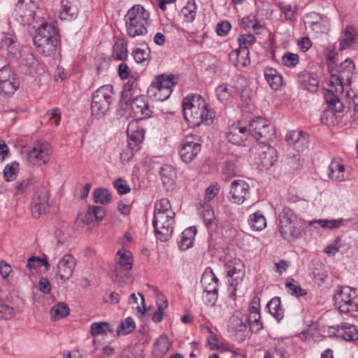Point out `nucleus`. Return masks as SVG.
Wrapping results in <instances>:
<instances>
[{"label": "nucleus", "mask_w": 358, "mask_h": 358, "mask_svg": "<svg viewBox=\"0 0 358 358\" xmlns=\"http://www.w3.org/2000/svg\"><path fill=\"white\" fill-rule=\"evenodd\" d=\"M184 118L190 127H198L201 123H213L214 112L208 108L204 99L199 94L189 95L182 101Z\"/></svg>", "instance_id": "1"}, {"label": "nucleus", "mask_w": 358, "mask_h": 358, "mask_svg": "<svg viewBox=\"0 0 358 358\" xmlns=\"http://www.w3.org/2000/svg\"><path fill=\"white\" fill-rule=\"evenodd\" d=\"M149 17L150 13L141 5L133 6L124 18L127 34L131 38L146 34Z\"/></svg>", "instance_id": "2"}, {"label": "nucleus", "mask_w": 358, "mask_h": 358, "mask_svg": "<svg viewBox=\"0 0 358 358\" xmlns=\"http://www.w3.org/2000/svg\"><path fill=\"white\" fill-rule=\"evenodd\" d=\"M33 42L38 52L50 56L55 51L58 43L56 28L47 22L42 24L36 29Z\"/></svg>", "instance_id": "3"}, {"label": "nucleus", "mask_w": 358, "mask_h": 358, "mask_svg": "<svg viewBox=\"0 0 358 358\" xmlns=\"http://www.w3.org/2000/svg\"><path fill=\"white\" fill-rule=\"evenodd\" d=\"M279 231L287 241H293L301 237L302 227L297 217L289 208L285 207L278 215Z\"/></svg>", "instance_id": "4"}, {"label": "nucleus", "mask_w": 358, "mask_h": 358, "mask_svg": "<svg viewBox=\"0 0 358 358\" xmlns=\"http://www.w3.org/2000/svg\"><path fill=\"white\" fill-rule=\"evenodd\" d=\"M114 99L115 92L111 85H105L100 87L92 96V115L97 119L103 117L109 110Z\"/></svg>", "instance_id": "5"}, {"label": "nucleus", "mask_w": 358, "mask_h": 358, "mask_svg": "<svg viewBox=\"0 0 358 358\" xmlns=\"http://www.w3.org/2000/svg\"><path fill=\"white\" fill-rule=\"evenodd\" d=\"M250 134L259 143L268 145L275 134V128L267 120L261 117L252 119L248 124Z\"/></svg>", "instance_id": "6"}, {"label": "nucleus", "mask_w": 358, "mask_h": 358, "mask_svg": "<svg viewBox=\"0 0 358 358\" xmlns=\"http://www.w3.org/2000/svg\"><path fill=\"white\" fill-rule=\"evenodd\" d=\"M202 140L197 135H187L182 140L179 155L185 163H190L200 153Z\"/></svg>", "instance_id": "7"}, {"label": "nucleus", "mask_w": 358, "mask_h": 358, "mask_svg": "<svg viewBox=\"0 0 358 358\" xmlns=\"http://www.w3.org/2000/svg\"><path fill=\"white\" fill-rule=\"evenodd\" d=\"M175 215H154L152 226L157 239L167 241L172 236Z\"/></svg>", "instance_id": "8"}, {"label": "nucleus", "mask_w": 358, "mask_h": 358, "mask_svg": "<svg viewBox=\"0 0 358 358\" xmlns=\"http://www.w3.org/2000/svg\"><path fill=\"white\" fill-rule=\"evenodd\" d=\"M37 4L33 0H18L13 16L21 24H30L34 20Z\"/></svg>", "instance_id": "9"}, {"label": "nucleus", "mask_w": 358, "mask_h": 358, "mask_svg": "<svg viewBox=\"0 0 358 358\" xmlns=\"http://www.w3.org/2000/svg\"><path fill=\"white\" fill-rule=\"evenodd\" d=\"M324 98L329 109L323 111L320 121L322 124L328 125L334 122V113H340L343 108V105L331 90H324Z\"/></svg>", "instance_id": "10"}, {"label": "nucleus", "mask_w": 358, "mask_h": 358, "mask_svg": "<svg viewBox=\"0 0 358 358\" xmlns=\"http://www.w3.org/2000/svg\"><path fill=\"white\" fill-rule=\"evenodd\" d=\"M117 257L110 273L116 281H120L124 277L128 276V272L132 268L133 264L130 253L126 250H119Z\"/></svg>", "instance_id": "11"}, {"label": "nucleus", "mask_w": 358, "mask_h": 358, "mask_svg": "<svg viewBox=\"0 0 358 358\" xmlns=\"http://www.w3.org/2000/svg\"><path fill=\"white\" fill-rule=\"evenodd\" d=\"M355 290L349 287H341L334 295L335 304L341 313L354 317V296Z\"/></svg>", "instance_id": "12"}, {"label": "nucleus", "mask_w": 358, "mask_h": 358, "mask_svg": "<svg viewBox=\"0 0 358 358\" xmlns=\"http://www.w3.org/2000/svg\"><path fill=\"white\" fill-rule=\"evenodd\" d=\"M50 144L45 141H35L28 152V159L34 165L41 166L49 160Z\"/></svg>", "instance_id": "13"}, {"label": "nucleus", "mask_w": 358, "mask_h": 358, "mask_svg": "<svg viewBox=\"0 0 358 358\" xmlns=\"http://www.w3.org/2000/svg\"><path fill=\"white\" fill-rule=\"evenodd\" d=\"M19 80L9 66L0 69V90L5 94H13L19 87Z\"/></svg>", "instance_id": "14"}, {"label": "nucleus", "mask_w": 358, "mask_h": 358, "mask_svg": "<svg viewBox=\"0 0 358 358\" xmlns=\"http://www.w3.org/2000/svg\"><path fill=\"white\" fill-rule=\"evenodd\" d=\"M225 269L227 276L231 278L232 281L230 285L234 287V292L236 291V287L243 280L245 275L244 264L240 259L234 258L228 260L225 263Z\"/></svg>", "instance_id": "15"}, {"label": "nucleus", "mask_w": 358, "mask_h": 358, "mask_svg": "<svg viewBox=\"0 0 358 358\" xmlns=\"http://www.w3.org/2000/svg\"><path fill=\"white\" fill-rule=\"evenodd\" d=\"M229 194L231 202L242 204L249 197L250 186L243 180H235L231 184Z\"/></svg>", "instance_id": "16"}, {"label": "nucleus", "mask_w": 358, "mask_h": 358, "mask_svg": "<svg viewBox=\"0 0 358 358\" xmlns=\"http://www.w3.org/2000/svg\"><path fill=\"white\" fill-rule=\"evenodd\" d=\"M49 208V195L44 187L40 188L35 194L31 202V213L37 218L46 213Z\"/></svg>", "instance_id": "17"}, {"label": "nucleus", "mask_w": 358, "mask_h": 358, "mask_svg": "<svg viewBox=\"0 0 358 358\" xmlns=\"http://www.w3.org/2000/svg\"><path fill=\"white\" fill-rule=\"evenodd\" d=\"M329 334L337 338H341L348 341H357L358 339V330L357 327L346 322L336 327H329Z\"/></svg>", "instance_id": "18"}, {"label": "nucleus", "mask_w": 358, "mask_h": 358, "mask_svg": "<svg viewBox=\"0 0 358 358\" xmlns=\"http://www.w3.org/2000/svg\"><path fill=\"white\" fill-rule=\"evenodd\" d=\"M76 265L75 258L70 254H66L57 264V275L66 282L72 276Z\"/></svg>", "instance_id": "19"}, {"label": "nucleus", "mask_w": 358, "mask_h": 358, "mask_svg": "<svg viewBox=\"0 0 358 358\" xmlns=\"http://www.w3.org/2000/svg\"><path fill=\"white\" fill-rule=\"evenodd\" d=\"M128 104L130 106L133 116L136 120H143L151 116L152 110L144 96H136Z\"/></svg>", "instance_id": "20"}, {"label": "nucleus", "mask_w": 358, "mask_h": 358, "mask_svg": "<svg viewBox=\"0 0 358 358\" xmlns=\"http://www.w3.org/2000/svg\"><path fill=\"white\" fill-rule=\"evenodd\" d=\"M136 124H129L127 127L128 148L132 152H137L144 138V132L142 129H135Z\"/></svg>", "instance_id": "21"}, {"label": "nucleus", "mask_w": 358, "mask_h": 358, "mask_svg": "<svg viewBox=\"0 0 358 358\" xmlns=\"http://www.w3.org/2000/svg\"><path fill=\"white\" fill-rule=\"evenodd\" d=\"M286 141L292 145L294 149L298 152H303L308 148V143L306 137L302 131H292L287 134Z\"/></svg>", "instance_id": "22"}, {"label": "nucleus", "mask_w": 358, "mask_h": 358, "mask_svg": "<svg viewBox=\"0 0 358 358\" xmlns=\"http://www.w3.org/2000/svg\"><path fill=\"white\" fill-rule=\"evenodd\" d=\"M250 132L248 128L242 127L238 124H234L227 133L228 141L235 145H241L247 140Z\"/></svg>", "instance_id": "23"}, {"label": "nucleus", "mask_w": 358, "mask_h": 358, "mask_svg": "<svg viewBox=\"0 0 358 358\" xmlns=\"http://www.w3.org/2000/svg\"><path fill=\"white\" fill-rule=\"evenodd\" d=\"M78 13V0H62L59 17L62 20L74 19Z\"/></svg>", "instance_id": "24"}, {"label": "nucleus", "mask_w": 358, "mask_h": 358, "mask_svg": "<svg viewBox=\"0 0 358 358\" xmlns=\"http://www.w3.org/2000/svg\"><path fill=\"white\" fill-rule=\"evenodd\" d=\"M1 48L8 51L7 55L10 59L17 58L20 55L16 37L13 34H3L1 40Z\"/></svg>", "instance_id": "25"}, {"label": "nucleus", "mask_w": 358, "mask_h": 358, "mask_svg": "<svg viewBox=\"0 0 358 358\" xmlns=\"http://www.w3.org/2000/svg\"><path fill=\"white\" fill-rule=\"evenodd\" d=\"M229 59L235 66H246L250 63L249 50L238 48L232 50L229 54Z\"/></svg>", "instance_id": "26"}, {"label": "nucleus", "mask_w": 358, "mask_h": 358, "mask_svg": "<svg viewBox=\"0 0 358 358\" xmlns=\"http://www.w3.org/2000/svg\"><path fill=\"white\" fill-rule=\"evenodd\" d=\"M173 79L174 76L173 75H170L167 77H165L163 74L158 75L148 87V94L152 93V92L156 91V90L164 89L165 87L172 90V87L176 83L173 81Z\"/></svg>", "instance_id": "27"}, {"label": "nucleus", "mask_w": 358, "mask_h": 358, "mask_svg": "<svg viewBox=\"0 0 358 358\" xmlns=\"http://www.w3.org/2000/svg\"><path fill=\"white\" fill-rule=\"evenodd\" d=\"M298 82L301 87L305 90L311 92L317 90L319 81L313 73L306 72L299 74Z\"/></svg>", "instance_id": "28"}, {"label": "nucleus", "mask_w": 358, "mask_h": 358, "mask_svg": "<svg viewBox=\"0 0 358 358\" xmlns=\"http://www.w3.org/2000/svg\"><path fill=\"white\" fill-rule=\"evenodd\" d=\"M355 66L353 61L348 58L341 63L337 71L341 79L345 80L346 84L350 85L355 75Z\"/></svg>", "instance_id": "29"}, {"label": "nucleus", "mask_w": 358, "mask_h": 358, "mask_svg": "<svg viewBox=\"0 0 358 358\" xmlns=\"http://www.w3.org/2000/svg\"><path fill=\"white\" fill-rule=\"evenodd\" d=\"M262 150L259 152V164L266 169L271 167L275 159L274 158L275 150L267 145H264V147L261 148Z\"/></svg>", "instance_id": "30"}, {"label": "nucleus", "mask_w": 358, "mask_h": 358, "mask_svg": "<svg viewBox=\"0 0 358 358\" xmlns=\"http://www.w3.org/2000/svg\"><path fill=\"white\" fill-rule=\"evenodd\" d=\"M160 175L164 186L167 189L173 188L176 178V173L173 167L167 164L162 166Z\"/></svg>", "instance_id": "31"}, {"label": "nucleus", "mask_w": 358, "mask_h": 358, "mask_svg": "<svg viewBox=\"0 0 358 358\" xmlns=\"http://www.w3.org/2000/svg\"><path fill=\"white\" fill-rule=\"evenodd\" d=\"M312 266V275L315 282L317 285L324 283L328 278L325 266L319 260L313 261Z\"/></svg>", "instance_id": "32"}, {"label": "nucleus", "mask_w": 358, "mask_h": 358, "mask_svg": "<svg viewBox=\"0 0 358 358\" xmlns=\"http://www.w3.org/2000/svg\"><path fill=\"white\" fill-rule=\"evenodd\" d=\"M264 77L269 86L274 90H278L282 83V77L275 69L266 68Z\"/></svg>", "instance_id": "33"}, {"label": "nucleus", "mask_w": 358, "mask_h": 358, "mask_svg": "<svg viewBox=\"0 0 358 358\" xmlns=\"http://www.w3.org/2000/svg\"><path fill=\"white\" fill-rule=\"evenodd\" d=\"M328 170V176L332 180L341 182L345 180V166L343 164L332 161L329 166Z\"/></svg>", "instance_id": "34"}, {"label": "nucleus", "mask_w": 358, "mask_h": 358, "mask_svg": "<svg viewBox=\"0 0 358 358\" xmlns=\"http://www.w3.org/2000/svg\"><path fill=\"white\" fill-rule=\"evenodd\" d=\"M266 308L273 317L280 322L284 317V310L282 308L281 300L278 296L272 298L266 304Z\"/></svg>", "instance_id": "35"}, {"label": "nucleus", "mask_w": 358, "mask_h": 358, "mask_svg": "<svg viewBox=\"0 0 358 358\" xmlns=\"http://www.w3.org/2000/svg\"><path fill=\"white\" fill-rule=\"evenodd\" d=\"M105 215L104 208L97 206H90L85 218L83 219V222L86 224H90L94 220L100 221L103 220Z\"/></svg>", "instance_id": "36"}, {"label": "nucleus", "mask_w": 358, "mask_h": 358, "mask_svg": "<svg viewBox=\"0 0 358 358\" xmlns=\"http://www.w3.org/2000/svg\"><path fill=\"white\" fill-rule=\"evenodd\" d=\"M357 39V31L352 27H347L339 44V50H343L353 45Z\"/></svg>", "instance_id": "37"}, {"label": "nucleus", "mask_w": 358, "mask_h": 358, "mask_svg": "<svg viewBox=\"0 0 358 358\" xmlns=\"http://www.w3.org/2000/svg\"><path fill=\"white\" fill-rule=\"evenodd\" d=\"M132 55L136 63L148 65L151 59L150 49L148 46L137 48L133 51Z\"/></svg>", "instance_id": "38"}, {"label": "nucleus", "mask_w": 358, "mask_h": 358, "mask_svg": "<svg viewBox=\"0 0 358 358\" xmlns=\"http://www.w3.org/2000/svg\"><path fill=\"white\" fill-rule=\"evenodd\" d=\"M154 215H176L171 208L170 201L166 198L161 199L155 206Z\"/></svg>", "instance_id": "39"}, {"label": "nucleus", "mask_w": 358, "mask_h": 358, "mask_svg": "<svg viewBox=\"0 0 358 358\" xmlns=\"http://www.w3.org/2000/svg\"><path fill=\"white\" fill-rule=\"evenodd\" d=\"M93 197L95 203L102 205H107L110 203L112 200V196L109 191L102 187L97 188L94 190Z\"/></svg>", "instance_id": "40"}, {"label": "nucleus", "mask_w": 358, "mask_h": 358, "mask_svg": "<svg viewBox=\"0 0 358 358\" xmlns=\"http://www.w3.org/2000/svg\"><path fill=\"white\" fill-rule=\"evenodd\" d=\"M236 162V159L234 157H231L230 159L228 158L225 162L222 170V175L225 176V180H229L237 174L238 169Z\"/></svg>", "instance_id": "41"}, {"label": "nucleus", "mask_w": 358, "mask_h": 358, "mask_svg": "<svg viewBox=\"0 0 358 358\" xmlns=\"http://www.w3.org/2000/svg\"><path fill=\"white\" fill-rule=\"evenodd\" d=\"M248 222L254 231H261L264 229L266 225L265 217L258 212L250 216Z\"/></svg>", "instance_id": "42"}, {"label": "nucleus", "mask_w": 358, "mask_h": 358, "mask_svg": "<svg viewBox=\"0 0 358 358\" xmlns=\"http://www.w3.org/2000/svg\"><path fill=\"white\" fill-rule=\"evenodd\" d=\"M136 324L133 318L128 317L123 320L116 330L117 334L127 335L134 331Z\"/></svg>", "instance_id": "43"}, {"label": "nucleus", "mask_w": 358, "mask_h": 358, "mask_svg": "<svg viewBox=\"0 0 358 358\" xmlns=\"http://www.w3.org/2000/svg\"><path fill=\"white\" fill-rule=\"evenodd\" d=\"M217 99L221 103H226L232 95V87L227 84L223 83L218 85L215 90Z\"/></svg>", "instance_id": "44"}, {"label": "nucleus", "mask_w": 358, "mask_h": 358, "mask_svg": "<svg viewBox=\"0 0 358 358\" xmlns=\"http://www.w3.org/2000/svg\"><path fill=\"white\" fill-rule=\"evenodd\" d=\"M37 61L31 53H24L22 55L20 60L21 68L27 73H31L34 67L36 65Z\"/></svg>", "instance_id": "45"}, {"label": "nucleus", "mask_w": 358, "mask_h": 358, "mask_svg": "<svg viewBox=\"0 0 358 358\" xmlns=\"http://www.w3.org/2000/svg\"><path fill=\"white\" fill-rule=\"evenodd\" d=\"M218 289L216 285H214L211 289H208V287H204L203 300L208 306H213L217 301L218 294Z\"/></svg>", "instance_id": "46"}, {"label": "nucleus", "mask_w": 358, "mask_h": 358, "mask_svg": "<svg viewBox=\"0 0 358 358\" xmlns=\"http://www.w3.org/2000/svg\"><path fill=\"white\" fill-rule=\"evenodd\" d=\"M196 8L197 7L195 2H187V5L181 10L185 21L187 22L194 21L196 14Z\"/></svg>", "instance_id": "47"}, {"label": "nucleus", "mask_w": 358, "mask_h": 358, "mask_svg": "<svg viewBox=\"0 0 358 358\" xmlns=\"http://www.w3.org/2000/svg\"><path fill=\"white\" fill-rule=\"evenodd\" d=\"M50 313L55 319L62 318L69 314V308L66 303H58L51 308Z\"/></svg>", "instance_id": "48"}, {"label": "nucleus", "mask_w": 358, "mask_h": 358, "mask_svg": "<svg viewBox=\"0 0 358 358\" xmlns=\"http://www.w3.org/2000/svg\"><path fill=\"white\" fill-rule=\"evenodd\" d=\"M19 169V164L13 162L10 164H7L3 169V177L6 181L14 180L16 178Z\"/></svg>", "instance_id": "49"}, {"label": "nucleus", "mask_w": 358, "mask_h": 358, "mask_svg": "<svg viewBox=\"0 0 358 358\" xmlns=\"http://www.w3.org/2000/svg\"><path fill=\"white\" fill-rule=\"evenodd\" d=\"M107 331L113 332V330L109 328V324L108 322H94L91 324L90 333L93 336H96L101 334H107Z\"/></svg>", "instance_id": "50"}, {"label": "nucleus", "mask_w": 358, "mask_h": 358, "mask_svg": "<svg viewBox=\"0 0 358 358\" xmlns=\"http://www.w3.org/2000/svg\"><path fill=\"white\" fill-rule=\"evenodd\" d=\"M318 224L321 227L324 229H336L338 228L342 224H343V220H314L310 222V225L313 224Z\"/></svg>", "instance_id": "51"}, {"label": "nucleus", "mask_w": 358, "mask_h": 358, "mask_svg": "<svg viewBox=\"0 0 358 358\" xmlns=\"http://www.w3.org/2000/svg\"><path fill=\"white\" fill-rule=\"evenodd\" d=\"M136 84L134 81H128L124 85V89L122 92V99L125 103L128 104L129 102L133 99L134 90Z\"/></svg>", "instance_id": "52"}, {"label": "nucleus", "mask_w": 358, "mask_h": 358, "mask_svg": "<svg viewBox=\"0 0 358 358\" xmlns=\"http://www.w3.org/2000/svg\"><path fill=\"white\" fill-rule=\"evenodd\" d=\"M329 84L331 86L335 87L336 93H343V85H347L345 80L341 79V76L338 74H331L329 80Z\"/></svg>", "instance_id": "53"}, {"label": "nucleus", "mask_w": 358, "mask_h": 358, "mask_svg": "<svg viewBox=\"0 0 358 358\" xmlns=\"http://www.w3.org/2000/svg\"><path fill=\"white\" fill-rule=\"evenodd\" d=\"M114 57L117 60H125L127 57V48L123 43H115L114 45Z\"/></svg>", "instance_id": "54"}, {"label": "nucleus", "mask_w": 358, "mask_h": 358, "mask_svg": "<svg viewBox=\"0 0 358 358\" xmlns=\"http://www.w3.org/2000/svg\"><path fill=\"white\" fill-rule=\"evenodd\" d=\"M238 43L240 48H247L251 46L255 42V37L251 34H241L238 37Z\"/></svg>", "instance_id": "55"}, {"label": "nucleus", "mask_w": 358, "mask_h": 358, "mask_svg": "<svg viewBox=\"0 0 358 358\" xmlns=\"http://www.w3.org/2000/svg\"><path fill=\"white\" fill-rule=\"evenodd\" d=\"M172 92V90L168 89V87H165L164 89L156 90V91H153L152 93L149 94L150 96H153L157 101H164L167 99Z\"/></svg>", "instance_id": "56"}, {"label": "nucleus", "mask_w": 358, "mask_h": 358, "mask_svg": "<svg viewBox=\"0 0 358 358\" xmlns=\"http://www.w3.org/2000/svg\"><path fill=\"white\" fill-rule=\"evenodd\" d=\"M292 281L293 282H289L286 283V287L289 289L292 295L299 297L307 294L305 289H302L296 283H294V280L293 279Z\"/></svg>", "instance_id": "57"}, {"label": "nucleus", "mask_w": 358, "mask_h": 358, "mask_svg": "<svg viewBox=\"0 0 358 358\" xmlns=\"http://www.w3.org/2000/svg\"><path fill=\"white\" fill-rule=\"evenodd\" d=\"M15 315V311L13 307L4 304L0 299V318L8 320Z\"/></svg>", "instance_id": "58"}, {"label": "nucleus", "mask_w": 358, "mask_h": 358, "mask_svg": "<svg viewBox=\"0 0 358 358\" xmlns=\"http://www.w3.org/2000/svg\"><path fill=\"white\" fill-rule=\"evenodd\" d=\"M282 59L283 64L289 67L295 66L299 63L298 55L291 52H286Z\"/></svg>", "instance_id": "59"}, {"label": "nucleus", "mask_w": 358, "mask_h": 358, "mask_svg": "<svg viewBox=\"0 0 358 358\" xmlns=\"http://www.w3.org/2000/svg\"><path fill=\"white\" fill-rule=\"evenodd\" d=\"M241 26L244 29L248 30L251 27L256 30L257 28H259L260 26L259 23L255 21V18L254 16H248L245 17L241 20Z\"/></svg>", "instance_id": "60"}, {"label": "nucleus", "mask_w": 358, "mask_h": 358, "mask_svg": "<svg viewBox=\"0 0 358 358\" xmlns=\"http://www.w3.org/2000/svg\"><path fill=\"white\" fill-rule=\"evenodd\" d=\"M231 24L226 20L219 22L217 25L216 31L217 35L223 36L227 35L231 29Z\"/></svg>", "instance_id": "61"}, {"label": "nucleus", "mask_w": 358, "mask_h": 358, "mask_svg": "<svg viewBox=\"0 0 358 358\" xmlns=\"http://www.w3.org/2000/svg\"><path fill=\"white\" fill-rule=\"evenodd\" d=\"M346 96L349 101V110L351 111L352 107L358 106V93L355 90L350 89V90L347 92Z\"/></svg>", "instance_id": "62"}, {"label": "nucleus", "mask_w": 358, "mask_h": 358, "mask_svg": "<svg viewBox=\"0 0 358 358\" xmlns=\"http://www.w3.org/2000/svg\"><path fill=\"white\" fill-rule=\"evenodd\" d=\"M220 189V187L217 183L210 185L206 189L205 199L207 201L213 199L218 194Z\"/></svg>", "instance_id": "63"}, {"label": "nucleus", "mask_w": 358, "mask_h": 358, "mask_svg": "<svg viewBox=\"0 0 358 358\" xmlns=\"http://www.w3.org/2000/svg\"><path fill=\"white\" fill-rule=\"evenodd\" d=\"M114 186L119 194H124L130 192V187L126 184V182L119 178L114 182Z\"/></svg>", "instance_id": "64"}]
</instances>
